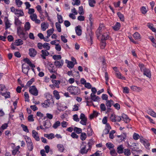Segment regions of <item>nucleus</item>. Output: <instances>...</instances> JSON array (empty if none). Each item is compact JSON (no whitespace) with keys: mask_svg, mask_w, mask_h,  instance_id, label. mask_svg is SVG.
I'll return each instance as SVG.
<instances>
[{"mask_svg":"<svg viewBox=\"0 0 156 156\" xmlns=\"http://www.w3.org/2000/svg\"><path fill=\"white\" fill-rule=\"evenodd\" d=\"M48 98L42 104L43 107L47 108L48 107H52L54 104V102L52 96L49 95Z\"/></svg>","mask_w":156,"mask_h":156,"instance_id":"nucleus-1","label":"nucleus"},{"mask_svg":"<svg viewBox=\"0 0 156 156\" xmlns=\"http://www.w3.org/2000/svg\"><path fill=\"white\" fill-rule=\"evenodd\" d=\"M139 66L140 68L141 71L143 72L144 75L146 76L149 78L151 77V74L149 69L146 68L144 65L142 64H139Z\"/></svg>","mask_w":156,"mask_h":156,"instance_id":"nucleus-2","label":"nucleus"},{"mask_svg":"<svg viewBox=\"0 0 156 156\" xmlns=\"http://www.w3.org/2000/svg\"><path fill=\"white\" fill-rule=\"evenodd\" d=\"M29 92L32 94L36 96L38 94V90L34 86L30 87L29 88Z\"/></svg>","mask_w":156,"mask_h":156,"instance_id":"nucleus-3","label":"nucleus"},{"mask_svg":"<svg viewBox=\"0 0 156 156\" xmlns=\"http://www.w3.org/2000/svg\"><path fill=\"white\" fill-rule=\"evenodd\" d=\"M114 103L113 101L112 100H107L105 105L107 108V112H109L111 111V109L110 108L112 105H113Z\"/></svg>","mask_w":156,"mask_h":156,"instance_id":"nucleus-4","label":"nucleus"},{"mask_svg":"<svg viewBox=\"0 0 156 156\" xmlns=\"http://www.w3.org/2000/svg\"><path fill=\"white\" fill-rule=\"evenodd\" d=\"M80 119H81L80 123L83 125H86L87 121V118L85 117L84 114L81 113L80 116Z\"/></svg>","mask_w":156,"mask_h":156,"instance_id":"nucleus-5","label":"nucleus"},{"mask_svg":"<svg viewBox=\"0 0 156 156\" xmlns=\"http://www.w3.org/2000/svg\"><path fill=\"white\" fill-rule=\"evenodd\" d=\"M17 34L19 36H20L21 38H23L24 37L25 33L23 32V30L21 27H17Z\"/></svg>","mask_w":156,"mask_h":156,"instance_id":"nucleus-6","label":"nucleus"},{"mask_svg":"<svg viewBox=\"0 0 156 156\" xmlns=\"http://www.w3.org/2000/svg\"><path fill=\"white\" fill-rule=\"evenodd\" d=\"M64 63V61L63 60L61 59L59 61H55L54 62V65L56 67L59 68H61L63 65Z\"/></svg>","mask_w":156,"mask_h":156,"instance_id":"nucleus-7","label":"nucleus"},{"mask_svg":"<svg viewBox=\"0 0 156 156\" xmlns=\"http://www.w3.org/2000/svg\"><path fill=\"white\" fill-rule=\"evenodd\" d=\"M77 89L76 87L72 86L69 87L67 88V90L69 91V92L75 94H76L77 92L76 91V90Z\"/></svg>","mask_w":156,"mask_h":156,"instance_id":"nucleus-8","label":"nucleus"},{"mask_svg":"<svg viewBox=\"0 0 156 156\" xmlns=\"http://www.w3.org/2000/svg\"><path fill=\"white\" fill-rule=\"evenodd\" d=\"M83 147H81L80 150V152L82 154H87L90 150L89 149H86V146L85 145H83Z\"/></svg>","mask_w":156,"mask_h":156,"instance_id":"nucleus-9","label":"nucleus"},{"mask_svg":"<svg viewBox=\"0 0 156 156\" xmlns=\"http://www.w3.org/2000/svg\"><path fill=\"white\" fill-rule=\"evenodd\" d=\"M30 17L32 21H35L36 23H39V20L37 19V16L36 14H33L31 15Z\"/></svg>","mask_w":156,"mask_h":156,"instance_id":"nucleus-10","label":"nucleus"},{"mask_svg":"<svg viewBox=\"0 0 156 156\" xmlns=\"http://www.w3.org/2000/svg\"><path fill=\"white\" fill-rule=\"evenodd\" d=\"M5 30H6L10 27L11 24L10 23L9 21L6 17H5Z\"/></svg>","mask_w":156,"mask_h":156,"instance_id":"nucleus-11","label":"nucleus"},{"mask_svg":"<svg viewBox=\"0 0 156 156\" xmlns=\"http://www.w3.org/2000/svg\"><path fill=\"white\" fill-rule=\"evenodd\" d=\"M29 54L31 57H34L37 54V51L34 48H30L29 49Z\"/></svg>","mask_w":156,"mask_h":156,"instance_id":"nucleus-12","label":"nucleus"},{"mask_svg":"<svg viewBox=\"0 0 156 156\" xmlns=\"http://www.w3.org/2000/svg\"><path fill=\"white\" fill-rule=\"evenodd\" d=\"M48 26L49 24L47 22H44L41 24V29L43 31H45L48 28Z\"/></svg>","mask_w":156,"mask_h":156,"instance_id":"nucleus-13","label":"nucleus"},{"mask_svg":"<svg viewBox=\"0 0 156 156\" xmlns=\"http://www.w3.org/2000/svg\"><path fill=\"white\" fill-rule=\"evenodd\" d=\"M42 46H43L44 48L46 49L47 50H49L50 49V44L47 43H45L43 45L41 43H40V49H41Z\"/></svg>","mask_w":156,"mask_h":156,"instance_id":"nucleus-14","label":"nucleus"},{"mask_svg":"<svg viewBox=\"0 0 156 156\" xmlns=\"http://www.w3.org/2000/svg\"><path fill=\"white\" fill-rule=\"evenodd\" d=\"M25 65V64L22 65V71L24 73L27 74L30 68L28 66H27L26 67L24 66Z\"/></svg>","mask_w":156,"mask_h":156,"instance_id":"nucleus-15","label":"nucleus"},{"mask_svg":"<svg viewBox=\"0 0 156 156\" xmlns=\"http://www.w3.org/2000/svg\"><path fill=\"white\" fill-rule=\"evenodd\" d=\"M41 52L42 54L41 55L43 59H45L46 56L49 54V52L46 50H42Z\"/></svg>","mask_w":156,"mask_h":156,"instance_id":"nucleus-16","label":"nucleus"},{"mask_svg":"<svg viewBox=\"0 0 156 156\" xmlns=\"http://www.w3.org/2000/svg\"><path fill=\"white\" fill-rule=\"evenodd\" d=\"M32 135L33 137L37 141H39V137L38 133L35 130H33L32 131Z\"/></svg>","mask_w":156,"mask_h":156,"instance_id":"nucleus-17","label":"nucleus"},{"mask_svg":"<svg viewBox=\"0 0 156 156\" xmlns=\"http://www.w3.org/2000/svg\"><path fill=\"white\" fill-rule=\"evenodd\" d=\"M90 97L91 100L94 101H97L100 99V98L98 96H96L95 94H92V93L91 94Z\"/></svg>","mask_w":156,"mask_h":156,"instance_id":"nucleus-18","label":"nucleus"},{"mask_svg":"<svg viewBox=\"0 0 156 156\" xmlns=\"http://www.w3.org/2000/svg\"><path fill=\"white\" fill-rule=\"evenodd\" d=\"M75 30L76 34L78 36H80L82 34V30L81 29V27L80 26H78L75 27Z\"/></svg>","mask_w":156,"mask_h":156,"instance_id":"nucleus-19","label":"nucleus"},{"mask_svg":"<svg viewBox=\"0 0 156 156\" xmlns=\"http://www.w3.org/2000/svg\"><path fill=\"white\" fill-rule=\"evenodd\" d=\"M35 79L34 78H32L30 80L27 82L26 85L25 86V88L27 89L28 87H29L34 81Z\"/></svg>","mask_w":156,"mask_h":156,"instance_id":"nucleus-20","label":"nucleus"},{"mask_svg":"<svg viewBox=\"0 0 156 156\" xmlns=\"http://www.w3.org/2000/svg\"><path fill=\"white\" fill-rule=\"evenodd\" d=\"M123 119V120L126 122L128 123L130 121V119L126 115L124 114H123L121 117Z\"/></svg>","mask_w":156,"mask_h":156,"instance_id":"nucleus-21","label":"nucleus"},{"mask_svg":"<svg viewBox=\"0 0 156 156\" xmlns=\"http://www.w3.org/2000/svg\"><path fill=\"white\" fill-rule=\"evenodd\" d=\"M22 23L19 20L18 18L15 17V19L14 24L15 25L18 27H21V25Z\"/></svg>","mask_w":156,"mask_h":156,"instance_id":"nucleus-22","label":"nucleus"},{"mask_svg":"<svg viewBox=\"0 0 156 156\" xmlns=\"http://www.w3.org/2000/svg\"><path fill=\"white\" fill-rule=\"evenodd\" d=\"M121 25L119 23L117 22L115 25L112 27V28L115 31L119 30L120 28Z\"/></svg>","mask_w":156,"mask_h":156,"instance_id":"nucleus-23","label":"nucleus"},{"mask_svg":"<svg viewBox=\"0 0 156 156\" xmlns=\"http://www.w3.org/2000/svg\"><path fill=\"white\" fill-rule=\"evenodd\" d=\"M20 148L19 146H17L12 151V154L15 155L16 154H18L20 153L19 150Z\"/></svg>","mask_w":156,"mask_h":156,"instance_id":"nucleus-24","label":"nucleus"},{"mask_svg":"<svg viewBox=\"0 0 156 156\" xmlns=\"http://www.w3.org/2000/svg\"><path fill=\"white\" fill-rule=\"evenodd\" d=\"M66 63H67V66L69 68H73L74 65L75 64H74L73 62L72 61H69L68 60H66Z\"/></svg>","mask_w":156,"mask_h":156,"instance_id":"nucleus-25","label":"nucleus"},{"mask_svg":"<svg viewBox=\"0 0 156 156\" xmlns=\"http://www.w3.org/2000/svg\"><path fill=\"white\" fill-rule=\"evenodd\" d=\"M15 15H18L19 16H24V14L23 10L17 9L14 13Z\"/></svg>","mask_w":156,"mask_h":156,"instance_id":"nucleus-26","label":"nucleus"},{"mask_svg":"<svg viewBox=\"0 0 156 156\" xmlns=\"http://www.w3.org/2000/svg\"><path fill=\"white\" fill-rule=\"evenodd\" d=\"M43 125L46 128H48L51 126V124L50 121L47 120L44 122Z\"/></svg>","mask_w":156,"mask_h":156,"instance_id":"nucleus-27","label":"nucleus"},{"mask_svg":"<svg viewBox=\"0 0 156 156\" xmlns=\"http://www.w3.org/2000/svg\"><path fill=\"white\" fill-rule=\"evenodd\" d=\"M51 81L56 87H59V85L60 83L59 80L52 79L51 80Z\"/></svg>","mask_w":156,"mask_h":156,"instance_id":"nucleus-28","label":"nucleus"},{"mask_svg":"<svg viewBox=\"0 0 156 156\" xmlns=\"http://www.w3.org/2000/svg\"><path fill=\"white\" fill-rule=\"evenodd\" d=\"M49 65L50 67L51 68V69H49L50 72L51 73H55L56 72V71L55 70V67L53 64L52 63H51Z\"/></svg>","mask_w":156,"mask_h":156,"instance_id":"nucleus-29","label":"nucleus"},{"mask_svg":"<svg viewBox=\"0 0 156 156\" xmlns=\"http://www.w3.org/2000/svg\"><path fill=\"white\" fill-rule=\"evenodd\" d=\"M57 147L58 151L60 152H63L65 150L64 147L62 144H58L57 145Z\"/></svg>","mask_w":156,"mask_h":156,"instance_id":"nucleus-30","label":"nucleus"},{"mask_svg":"<svg viewBox=\"0 0 156 156\" xmlns=\"http://www.w3.org/2000/svg\"><path fill=\"white\" fill-rule=\"evenodd\" d=\"M44 136L49 139H51L55 137L53 133L45 134H44Z\"/></svg>","mask_w":156,"mask_h":156,"instance_id":"nucleus-31","label":"nucleus"},{"mask_svg":"<svg viewBox=\"0 0 156 156\" xmlns=\"http://www.w3.org/2000/svg\"><path fill=\"white\" fill-rule=\"evenodd\" d=\"M30 28V23L28 22H26L24 28L26 31L29 30Z\"/></svg>","mask_w":156,"mask_h":156,"instance_id":"nucleus-32","label":"nucleus"},{"mask_svg":"<svg viewBox=\"0 0 156 156\" xmlns=\"http://www.w3.org/2000/svg\"><path fill=\"white\" fill-rule=\"evenodd\" d=\"M16 45L17 46L22 45L23 43V41L20 39L16 40L15 42Z\"/></svg>","mask_w":156,"mask_h":156,"instance_id":"nucleus-33","label":"nucleus"},{"mask_svg":"<svg viewBox=\"0 0 156 156\" xmlns=\"http://www.w3.org/2000/svg\"><path fill=\"white\" fill-rule=\"evenodd\" d=\"M134 38L135 40H138L140 39V34L137 32H136L133 35Z\"/></svg>","mask_w":156,"mask_h":156,"instance_id":"nucleus-34","label":"nucleus"},{"mask_svg":"<svg viewBox=\"0 0 156 156\" xmlns=\"http://www.w3.org/2000/svg\"><path fill=\"white\" fill-rule=\"evenodd\" d=\"M53 93L55 98L56 99L58 100L60 98V96L58 92L56 90H54L53 91Z\"/></svg>","mask_w":156,"mask_h":156,"instance_id":"nucleus-35","label":"nucleus"},{"mask_svg":"<svg viewBox=\"0 0 156 156\" xmlns=\"http://www.w3.org/2000/svg\"><path fill=\"white\" fill-rule=\"evenodd\" d=\"M88 3L90 6L94 7L95 6V4L96 3V2L95 0H88Z\"/></svg>","mask_w":156,"mask_h":156,"instance_id":"nucleus-36","label":"nucleus"},{"mask_svg":"<svg viewBox=\"0 0 156 156\" xmlns=\"http://www.w3.org/2000/svg\"><path fill=\"white\" fill-rule=\"evenodd\" d=\"M117 152L119 154H120L123 153V146L122 145H120L117 148Z\"/></svg>","mask_w":156,"mask_h":156,"instance_id":"nucleus-37","label":"nucleus"},{"mask_svg":"<svg viewBox=\"0 0 156 156\" xmlns=\"http://www.w3.org/2000/svg\"><path fill=\"white\" fill-rule=\"evenodd\" d=\"M109 35L107 33H104L102 35L101 40H106L108 39Z\"/></svg>","mask_w":156,"mask_h":156,"instance_id":"nucleus-38","label":"nucleus"},{"mask_svg":"<svg viewBox=\"0 0 156 156\" xmlns=\"http://www.w3.org/2000/svg\"><path fill=\"white\" fill-rule=\"evenodd\" d=\"M117 14L121 21H123L124 20V16L120 12H117Z\"/></svg>","mask_w":156,"mask_h":156,"instance_id":"nucleus-39","label":"nucleus"},{"mask_svg":"<svg viewBox=\"0 0 156 156\" xmlns=\"http://www.w3.org/2000/svg\"><path fill=\"white\" fill-rule=\"evenodd\" d=\"M73 130L77 134L81 133L82 132V130L81 128L77 127H75Z\"/></svg>","mask_w":156,"mask_h":156,"instance_id":"nucleus-40","label":"nucleus"},{"mask_svg":"<svg viewBox=\"0 0 156 156\" xmlns=\"http://www.w3.org/2000/svg\"><path fill=\"white\" fill-rule=\"evenodd\" d=\"M56 61L60 60L62 58V57L60 55H54L52 57Z\"/></svg>","mask_w":156,"mask_h":156,"instance_id":"nucleus-41","label":"nucleus"},{"mask_svg":"<svg viewBox=\"0 0 156 156\" xmlns=\"http://www.w3.org/2000/svg\"><path fill=\"white\" fill-rule=\"evenodd\" d=\"M87 137V135L85 133H81L80 134V139L83 141L85 140Z\"/></svg>","mask_w":156,"mask_h":156,"instance_id":"nucleus-42","label":"nucleus"},{"mask_svg":"<svg viewBox=\"0 0 156 156\" xmlns=\"http://www.w3.org/2000/svg\"><path fill=\"white\" fill-rule=\"evenodd\" d=\"M60 23L56 22L55 23V26L57 29V30L59 32H60L61 31V25L60 24Z\"/></svg>","mask_w":156,"mask_h":156,"instance_id":"nucleus-43","label":"nucleus"},{"mask_svg":"<svg viewBox=\"0 0 156 156\" xmlns=\"http://www.w3.org/2000/svg\"><path fill=\"white\" fill-rule=\"evenodd\" d=\"M61 125L60 122L58 121H56L53 124V127L55 129H56L58 126H59Z\"/></svg>","mask_w":156,"mask_h":156,"instance_id":"nucleus-44","label":"nucleus"},{"mask_svg":"<svg viewBox=\"0 0 156 156\" xmlns=\"http://www.w3.org/2000/svg\"><path fill=\"white\" fill-rule=\"evenodd\" d=\"M123 153L125 155L127 156H129L131 154L130 150L128 149H124Z\"/></svg>","mask_w":156,"mask_h":156,"instance_id":"nucleus-45","label":"nucleus"},{"mask_svg":"<svg viewBox=\"0 0 156 156\" xmlns=\"http://www.w3.org/2000/svg\"><path fill=\"white\" fill-rule=\"evenodd\" d=\"M102 29V27H101V25H100L96 32V34L98 35L99 36L101 33Z\"/></svg>","mask_w":156,"mask_h":156,"instance_id":"nucleus-46","label":"nucleus"},{"mask_svg":"<svg viewBox=\"0 0 156 156\" xmlns=\"http://www.w3.org/2000/svg\"><path fill=\"white\" fill-rule=\"evenodd\" d=\"M57 18L59 23H62L63 22L62 17L61 15L57 14Z\"/></svg>","mask_w":156,"mask_h":156,"instance_id":"nucleus-47","label":"nucleus"},{"mask_svg":"<svg viewBox=\"0 0 156 156\" xmlns=\"http://www.w3.org/2000/svg\"><path fill=\"white\" fill-rule=\"evenodd\" d=\"M10 93L9 92L3 93L2 94V95L4 96L5 98H9L10 97Z\"/></svg>","mask_w":156,"mask_h":156,"instance_id":"nucleus-48","label":"nucleus"},{"mask_svg":"<svg viewBox=\"0 0 156 156\" xmlns=\"http://www.w3.org/2000/svg\"><path fill=\"white\" fill-rule=\"evenodd\" d=\"M28 149L29 151H31L33 148V146L32 143L28 144H27Z\"/></svg>","mask_w":156,"mask_h":156,"instance_id":"nucleus-49","label":"nucleus"},{"mask_svg":"<svg viewBox=\"0 0 156 156\" xmlns=\"http://www.w3.org/2000/svg\"><path fill=\"white\" fill-rule=\"evenodd\" d=\"M24 137L26 141L27 144H28L32 143L30 137H28L27 136H24Z\"/></svg>","mask_w":156,"mask_h":156,"instance_id":"nucleus-50","label":"nucleus"},{"mask_svg":"<svg viewBox=\"0 0 156 156\" xmlns=\"http://www.w3.org/2000/svg\"><path fill=\"white\" fill-rule=\"evenodd\" d=\"M21 127L22 128L23 130L27 133H28L29 131L27 128V126L24 125L23 124H21Z\"/></svg>","mask_w":156,"mask_h":156,"instance_id":"nucleus-51","label":"nucleus"},{"mask_svg":"<svg viewBox=\"0 0 156 156\" xmlns=\"http://www.w3.org/2000/svg\"><path fill=\"white\" fill-rule=\"evenodd\" d=\"M24 96L25 97V99L26 101L29 102V95L28 93L25 92L24 93Z\"/></svg>","mask_w":156,"mask_h":156,"instance_id":"nucleus-52","label":"nucleus"},{"mask_svg":"<svg viewBox=\"0 0 156 156\" xmlns=\"http://www.w3.org/2000/svg\"><path fill=\"white\" fill-rule=\"evenodd\" d=\"M106 145L109 150L111 149L112 148H113L114 147V145L113 144L111 143H107L106 144Z\"/></svg>","mask_w":156,"mask_h":156,"instance_id":"nucleus-53","label":"nucleus"},{"mask_svg":"<svg viewBox=\"0 0 156 156\" xmlns=\"http://www.w3.org/2000/svg\"><path fill=\"white\" fill-rule=\"evenodd\" d=\"M88 144L89 146L88 149L90 150V151L92 146L94 144V142L92 140H90L88 142Z\"/></svg>","mask_w":156,"mask_h":156,"instance_id":"nucleus-54","label":"nucleus"},{"mask_svg":"<svg viewBox=\"0 0 156 156\" xmlns=\"http://www.w3.org/2000/svg\"><path fill=\"white\" fill-rule=\"evenodd\" d=\"M87 134L88 136H90L92 135L93 133V130L92 128H87Z\"/></svg>","mask_w":156,"mask_h":156,"instance_id":"nucleus-55","label":"nucleus"},{"mask_svg":"<svg viewBox=\"0 0 156 156\" xmlns=\"http://www.w3.org/2000/svg\"><path fill=\"white\" fill-rule=\"evenodd\" d=\"M8 127V124L5 123L3 124L0 128V130H1L2 132L3 130L6 129Z\"/></svg>","mask_w":156,"mask_h":156,"instance_id":"nucleus-56","label":"nucleus"},{"mask_svg":"<svg viewBox=\"0 0 156 156\" xmlns=\"http://www.w3.org/2000/svg\"><path fill=\"white\" fill-rule=\"evenodd\" d=\"M115 75H116V77L119 79H125V77L122 76L121 73L119 72H117L116 73Z\"/></svg>","mask_w":156,"mask_h":156,"instance_id":"nucleus-57","label":"nucleus"},{"mask_svg":"<svg viewBox=\"0 0 156 156\" xmlns=\"http://www.w3.org/2000/svg\"><path fill=\"white\" fill-rule=\"evenodd\" d=\"M79 13L80 15H83L84 14L82 6H80L79 7Z\"/></svg>","mask_w":156,"mask_h":156,"instance_id":"nucleus-58","label":"nucleus"},{"mask_svg":"<svg viewBox=\"0 0 156 156\" xmlns=\"http://www.w3.org/2000/svg\"><path fill=\"white\" fill-rule=\"evenodd\" d=\"M101 48L102 49H104L106 45V43L105 40H101Z\"/></svg>","mask_w":156,"mask_h":156,"instance_id":"nucleus-59","label":"nucleus"},{"mask_svg":"<svg viewBox=\"0 0 156 156\" xmlns=\"http://www.w3.org/2000/svg\"><path fill=\"white\" fill-rule=\"evenodd\" d=\"M16 5L19 7H20L23 3L20 0H16Z\"/></svg>","mask_w":156,"mask_h":156,"instance_id":"nucleus-60","label":"nucleus"},{"mask_svg":"<svg viewBox=\"0 0 156 156\" xmlns=\"http://www.w3.org/2000/svg\"><path fill=\"white\" fill-rule=\"evenodd\" d=\"M115 132V131L113 130L111 131L109 133V137L111 139H113L114 138L113 134Z\"/></svg>","mask_w":156,"mask_h":156,"instance_id":"nucleus-61","label":"nucleus"},{"mask_svg":"<svg viewBox=\"0 0 156 156\" xmlns=\"http://www.w3.org/2000/svg\"><path fill=\"white\" fill-rule=\"evenodd\" d=\"M110 154L112 156H116L117 154L116 151L114 149L110 151Z\"/></svg>","mask_w":156,"mask_h":156,"instance_id":"nucleus-62","label":"nucleus"},{"mask_svg":"<svg viewBox=\"0 0 156 156\" xmlns=\"http://www.w3.org/2000/svg\"><path fill=\"white\" fill-rule=\"evenodd\" d=\"M145 147L147 149H149V146H150V144L148 143V141L147 140L145 141L143 143Z\"/></svg>","mask_w":156,"mask_h":156,"instance_id":"nucleus-63","label":"nucleus"},{"mask_svg":"<svg viewBox=\"0 0 156 156\" xmlns=\"http://www.w3.org/2000/svg\"><path fill=\"white\" fill-rule=\"evenodd\" d=\"M116 116V115H115L114 114H111L110 117V119L113 122H115Z\"/></svg>","mask_w":156,"mask_h":156,"instance_id":"nucleus-64","label":"nucleus"}]
</instances>
